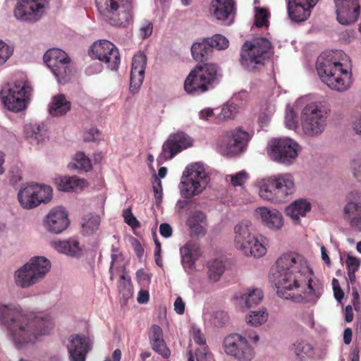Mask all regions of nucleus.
<instances>
[{
  "label": "nucleus",
  "instance_id": "473e14b6",
  "mask_svg": "<svg viewBox=\"0 0 361 361\" xmlns=\"http://www.w3.org/2000/svg\"><path fill=\"white\" fill-rule=\"evenodd\" d=\"M87 186V182L85 179L75 176L61 178L58 184L59 190L65 192L81 190Z\"/></svg>",
  "mask_w": 361,
  "mask_h": 361
},
{
  "label": "nucleus",
  "instance_id": "72a5a7b5",
  "mask_svg": "<svg viewBox=\"0 0 361 361\" xmlns=\"http://www.w3.org/2000/svg\"><path fill=\"white\" fill-rule=\"evenodd\" d=\"M25 133L30 142H36L39 143L46 136L47 130L44 123H33L25 126Z\"/></svg>",
  "mask_w": 361,
  "mask_h": 361
},
{
  "label": "nucleus",
  "instance_id": "aec40b11",
  "mask_svg": "<svg viewBox=\"0 0 361 361\" xmlns=\"http://www.w3.org/2000/svg\"><path fill=\"white\" fill-rule=\"evenodd\" d=\"M346 204L343 208V218L352 227L361 225V192L354 190L346 196Z\"/></svg>",
  "mask_w": 361,
  "mask_h": 361
},
{
  "label": "nucleus",
  "instance_id": "4c0bfd02",
  "mask_svg": "<svg viewBox=\"0 0 361 361\" xmlns=\"http://www.w3.org/2000/svg\"><path fill=\"white\" fill-rule=\"evenodd\" d=\"M345 264L348 269L349 281L352 284H353L356 281L355 273L360 267L361 260L360 258L348 253L345 258Z\"/></svg>",
  "mask_w": 361,
  "mask_h": 361
},
{
  "label": "nucleus",
  "instance_id": "412c9836",
  "mask_svg": "<svg viewBox=\"0 0 361 361\" xmlns=\"http://www.w3.org/2000/svg\"><path fill=\"white\" fill-rule=\"evenodd\" d=\"M70 221L66 209L62 207L51 209L44 219V226L53 233H61L69 226Z\"/></svg>",
  "mask_w": 361,
  "mask_h": 361
},
{
  "label": "nucleus",
  "instance_id": "0e129e2a",
  "mask_svg": "<svg viewBox=\"0 0 361 361\" xmlns=\"http://www.w3.org/2000/svg\"><path fill=\"white\" fill-rule=\"evenodd\" d=\"M195 355L197 361H209L210 358V355L207 352L206 346L202 350H197Z\"/></svg>",
  "mask_w": 361,
  "mask_h": 361
},
{
  "label": "nucleus",
  "instance_id": "c756f323",
  "mask_svg": "<svg viewBox=\"0 0 361 361\" xmlns=\"http://www.w3.org/2000/svg\"><path fill=\"white\" fill-rule=\"evenodd\" d=\"M180 255L183 263L187 264L188 267H192L201 255L199 244L193 241L188 242L180 249Z\"/></svg>",
  "mask_w": 361,
  "mask_h": 361
},
{
  "label": "nucleus",
  "instance_id": "dca6fc26",
  "mask_svg": "<svg viewBox=\"0 0 361 361\" xmlns=\"http://www.w3.org/2000/svg\"><path fill=\"white\" fill-rule=\"evenodd\" d=\"M92 58L105 63L111 70H117L120 63V54L116 47L108 40L95 42L90 49Z\"/></svg>",
  "mask_w": 361,
  "mask_h": 361
},
{
  "label": "nucleus",
  "instance_id": "6e6d98bb",
  "mask_svg": "<svg viewBox=\"0 0 361 361\" xmlns=\"http://www.w3.org/2000/svg\"><path fill=\"white\" fill-rule=\"evenodd\" d=\"M228 322V316L224 311L215 312L213 318V323L216 326L222 327Z\"/></svg>",
  "mask_w": 361,
  "mask_h": 361
},
{
  "label": "nucleus",
  "instance_id": "f257e3e1",
  "mask_svg": "<svg viewBox=\"0 0 361 361\" xmlns=\"http://www.w3.org/2000/svg\"><path fill=\"white\" fill-rule=\"evenodd\" d=\"M313 273L307 262L295 253L282 255L271 269V279L277 288L279 296L300 302L302 298L295 293L299 288L307 286L305 293L307 302L315 304L323 292V284L312 279Z\"/></svg>",
  "mask_w": 361,
  "mask_h": 361
},
{
  "label": "nucleus",
  "instance_id": "bb28decb",
  "mask_svg": "<svg viewBox=\"0 0 361 361\" xmlns=\"http://www.w3.org/2000/svg\"><path fill=\"white\" fill-rule=\"evenodd\" d=\"M234 8L232 0H212L210 5V12L220 20L227 19Z\"/></svg>",
  "mask_w": 361,
  "mask_h": 361
},
{
  "label": "nucleus",
  "instance_id": "37998d69",
  "mask_svg": "<svg viewBox=\"0 0 361 361\" xmlns=\"http://www.w3.org/2000/svg\"><path fill=\"white\" fill-rule=\"evenodd\" d=\"M100 224L99 217L97 215H89L82 223V228L87 234H90L97 230Z\"/></svg>",
  "mask_w": 361,
  "mask_h": 361
},
{
  "label": "nucleus",
  "instance_id": "603ef678",
  "mask_svg": "<svg viewBox=\"0 0 361 361\" xmlns=\"http://www.w3.org/2000/svg\"><path fill=\"white\" fill-rule=\"evenodd\" d=\"M123 216L125 222L133 228L140 227V224L133 216L130 209H124L123 211Z\"/></svg>",
  "mask_w": 361,
  "mask_h": 361
},
{
  "label": "nucleus",
  "instance_id": "5701e85b",
  "mask_svg": "<svg viewBox=\"0 0 361 361\" xmlns=\"http://www.w3.org/2000/svg\"><path fill=\"white\" fill-rule=\"evenodd\" d=\"M91 350V342L85 336H71L68 345V350L71 361H85L88 352Z\"/></svg>",
  "mask_w": 361,
  "mask_h": 361
},
{
  "label": "nucleus",
  "instance_id": "5fc2aeb1",
  "mask_svg": "<svg viewBox=\"0 0 361 361\" xmlns=\"http://www.w3.org/2000/svg\"><path fill=\"white\" fill-rule=\"evenodd\" d=\"M148 336L149 343L156 341L164 338L163 331L159 326L153 324L149 330Z\"/></svg>",
  "mask_w": 361,
  "mask_h": 361
},
{
  "label": "nucleus",
  "instance_id": "de8ad7c7",
  "mask_svg": "<svg viewBox=\"0 0 361 361\" xmlns=\"http://www.w3.org/2000/svg\"><path fill=\"white\" fill-rule=\"evenodd\" d=\"M208 40L212 45V49L216 48L218 50L225 49L228 47V40L221 35H214L212 37H208Z\"/></svg>",
  "mask_w": 361,
  "mask_h": 361
},
{
  "label": "nucleus",
  "instance_id": "20e7f679",
  "mask_svg": "<svg viewBox=\"0 0 361 361\" xmlns=\"http://www.w3.org/2000/svg\"><path fill=\"white\" fill-rule=\"evenodd\" d=\"M221 77L220 68L215 63H205L197 65L187 76L184 82L185 92L197 96L214 88Z\"/></svg>",
  "mask_w": 361,
  "mask_h": 361
},
{
  "label": "nucleus",
  "instance_id": "c03bdc74",
  "mask_svg": "<svg viewBox=\"0 0 361 361\" xmlns=\"http://www.w3.org/2000/svg\"><path fill=\"white\" fill-rule=\"evenodd\" d=\"M152 349L157 353L161 355L164 358H169L171 355V350L167 347L164 338L149 343Z\"/></svg>",
  "mask_w": 361,
  "mask_h": 361
},
{
  "label": "nucleus",
  "instance_id": "49530a36",
  "mask_svg": "<svg viewBox=\"0 0 361 361\" xmlns=\"http://www.w3.org/2000/svg\"><path fill=\"white\" fill-rule=\"evenodd\" d=\"M269 13L264 8H257L255 16V25L257 27H267L269 25Z\"/></svg>",
  "mask_w": 361,
  "mask_h": 361
},
{
  "label": "nucleus",
  "instance_id": "a211bd4d",
  "mask_svg": "<svg viewBox=\"0 0 361 361\" xmlns=\"http://www.w3.org/2000/svg\"><path fill=\"white\" fill-rule=\"evenodd\" d=\"M44 0H17L13 16L21 21L35 22L43 13Z\"/></svg>",
  "mask_w": 361,
  "mask_h": 361
},
{
  "label": "nucleus",
  "instance_id": "a878e982",
  "mask_svg": "<svg viewBox=\"0 0 361 361\" xmlns=\"http://www.w3.org/2000/svg\"><path fill=\"white\" fill-rule=\"evenodd\" d=\"M262 224L270 229L279 230L283 226L282 214L276 209L267 207H259L256 209Z\"/></svg>",
  "mask_w": 361,
  "mask_h": 361
},
{
  "label": "nucleus",
  "instance_id": "ddd939ff",
  "mask_svg": "<svg viewBox=\"0 0 361 361\" xmlns=\"http://www.w3.org/2000/svg\"><path fill=\"white\" fill-rule=\"evenodd\" d=\"M250 138L251 135L242 128L226 131L219 139V151L224 156H238L244 151Z\"/></svg>",
  "mask_w": 361,
  "mask_h": 361
},
{
  "label": "nucleus",
  "instance_id": "a19ab883",
  "mask_svg": "<svg viewBox=\"0 0 361 361\" xmlns=\"http://www.w3.org/2000/svg\"><path fill=\"white\" fill-rule=\"evenodd\" d=\"M268 317V314L265 310L251 311L246 317L247 322L252 326H258L264 324Z\"/></svg>",
  "mask_w": 361,
  "mask_h": 361
},
{
  "label": "nucleus",
  "instance_id": "e2e57ef3",
  "mask_svg": "<svg viewBox=\"0 0 361 361\" xmlns=\"http://www.w3.org/2000/svg\"><path fill=\"white\" fill-rule=\"evenodd\" d=\"M153 191L154 194V197L156 199V204L158 205L161 203L162 200L161 180H159L157 185L153 186Z\"/></svg>",
  "mask_w": 361,
  "mask_h": 361
},
{
  "label": "nucleus",
  "instance_id": "864d4df0",
  "mask_svg": "<svg viewBox=\"0 0 361 361\" xmlns=\"http://www.w3.org/2000/svg\"><path fill=\"white\" fill-rule=\"evenodd\" d=\"M118 291L120 294L123 297V291L126 290L128 291V296H130L132 295L131 293V287H130V279H126V277L124 274H122L120 276V280L118 286Z\"/></svg>",
  "mask_w": 361,
  "mask_h": 361
},
{
  "label": "nucleus",
  "instance_id": "f8f14e48",
  "mask_svg": "<svg viewBox=\"0 0 361 361\" xmlns=\"http://www.w3.org/2000/svg\"><path fill=\"white\" fill-rule=\"evenodd\" d=\"M32 88L26 80H17L8 85L6 90L1 92L4 105L12 111H20L25 109Z\"/></svg>",
  "mask_w": 361,
  "mask_h": 361
},
{
  "label": "nucleus",
  "instance_id": "69168bd1",
  "mask_svg": "<svg viewBox=\"0 0 361 361\" xmlns=\"http://www.w3.org/2000/svg\"><path fill=\"white\" fill-rule=\"evenodd\" d=\"M174 310L178 314H183L185 312V302L180 297H178L174 302Z\"/></svg>",
  "mask_w": 361,
  "mask_h": 361
},
{
  "label": "nucleus",
  "instance_id": "9b49d317",
  "mask_svg": "<svg viewBox=\"0 0 361 361\" xmlns=\"http://www.w3.org/2000/svg\"><path fill=\"white\" fill-rule=\"evenodd\" d=\"M327 111L322 106L312 103L302 109L301 114L302 127L308 136H317L324 130L326 124Z\"/></svg>",
  "mask_w": 361,
  "mask_h": 361
},
{
  "label": "nucleus",
  "instance_id": "680f3d73",
  "mask_svg": "<svg viewBox=\"0 0 361 361\" xmlns=\"http://www.w3.org/2000/svg\"><path fill=\"white\" fill-rule=\"evenodd\" d=\"M192 338L196 344L203 345L204 347L206 344V339L204 334L200 329H194L192 332Z\"/></svg>",
  "mask_w": 361,
  "mask_h": 361
},
{
  "label": "nucleus",
  "instance_id": "393cba45",
  "mask_svg": "<svg viewBox=\"0 0 361 361\" xmlns=\"http://www.w3.org/2000/svg\"><path fill=\"white\" fill-rule=\"evenodd\" d=\"M191 237H203L207 233V217L201 211L192 213L186 221Z\"/></svg>",
  "mask_w": 361,
  "mask_h": 361
},
{
  "label": "nucleus",
  "instance_id": "1a4fd4ad",
  "mask_svg": "<svg viewBox=\"0 0 361 361\" xmlns=\"http://www.w3.org/2000/svg\"><path fill=\"white\" fill-rule=\"evenodd\" d=\"M251 226L250 221H242L235 226V245L246 256L261 257L266 254L267 248L252 234Z\"/></svg>",
  "mask_w": 361,
  "mask_h": 361
},
{
  "label": "nucleus",
  "instance_id": "6ab92c4d",
  "mask_svg": "<svg viewBox=\"0 0 361 361\" xmlns=\"http://www.w3.org/2000/svg\"><path fill=\"white\" fill-rule=\"evenodd\" d=\"M191 138L183 132L170 135L163 144L160 157L164 161L171 159L183 149L192 145Z\"/></svg>",
  "mask_w": 361,
  "mask_h": 361
},
{
  "label": "nucleus",
  "instance_id": "8fccbe9b",
  "mask_svg": "<svg viewBox=\"0 0 361 361\" xmlns=\"http://www.w3.org/2000/svg\"><path fill=\"white\" fill-rule=\"evenodd\" d=\"M238 112L236 105L233 104H227L224 105L221 109L220 116L224 119L233 118Z\"/></svg>",
  "mask_w": 361,
  "mask_h": 361
},
{
  "label": "nucleus",
  "instance_id": "cd10ccee",
  "mask_svg": "<svg viewBox=\"0 0 361 361\" xmlns=\"http://www.w3.org/2000/svg\"><path fill=\"white\" fill-rule=\"evenodd\" d=\"M213 49L207 38L200 42H194L191 47V54L196 61H207L212 55Z\"/></svg>",
  "mask_w": 361,
  "mask_h": 361
},
{
  "label": "nucleus",
  "instance_id": "0eeeda50",
  "mask_svg": "<svg viewBox=\"0 0 361 361\" xmlns=\"http://www.w3.org/2000/svg\"><path fill=\"white\" fill-rule=\"evenodd\" d=\"M98 11L112 26L126 27L132 20V6L129 0H95Z\"/></svg>",
  "mask_w": 361,
  "mask_h": 361
},
{
  "label": "nucleus",
  "instance_id": "6e6552de",
  "mask_svg": "<svg viewBox=\"0 0 361 361\" xmlns=\"http://www.w3.org/2000/svg\"><path fill=\"white\" fill-rule=\"evenodd\" d=\"M209 178L203 166L195 164L183 171L180 183V195L188 199L200 194L207 186Z\"/></svg>",
  "mask_w": 361,
  "mask_h": 361
},
{
  "label": "nucleus",
  "instance_id": "f704fd0d",
  "mask_svg": "<svg viewBox=\"0 0 361 361\" xmlns=\"http://www.w3.org/2000/svg\"><path fill=\"white\" fill-rule=\"evenodd\" d=\"M69 58L67 54L60 49L56 48H53L47 50L44 55V61L46 65L49 68H54L55 70L56 68V64H58L61 61H64Z\"/></svg>",
  "mask_w": 361,
  "mask_h": 361
},
{
  "label": "nucleus",
  "instance_id": "774afa93",
  "mask_svg": "<svg viewBox=\"0 0 361 361\" xmlns=\"http://www.w3.org/2000/svg\"><path fill=\"white\" fill-rule=\"evenodd\" d=\"M159 232L162 236L169 238L172 235L171 226L166 223L161 224L159 226Z\"/></svg>",
  "mask_w": 361,
  "mask_h": 361
},
{
  "label": "nucleus",
  "instance_id": "2eb2a0df",
  "mask_svg": "<svg viewBox=\"0 0 361 361\" xmlns=\"http://www.w3.org/2000/svg\"><path fill=\"white\" fill-rule=\"evenodd\" d=\"M225 353L238 361H251L255 356L253 347L239 334L226 336L223 342Z\"/></svg>",
  "mask_w": 361,
  "mask_h": 361
},
{
  "label": "nucleus",
  "instance_id": "ea45409f",
  "mask_svg": "<svg viewBox=\"0 0 361 361\" xmlns=\"http://www.w3.org/2000/svg\"><path fill=\"white\" fill-rule=\"evenodd\" d=\"M208 276L210 280L217 281L225 271L222 261L214 259L209 263Z\"/></svg>",
  "mask_w": 361,
  "mask_h": 361
},
{
  "label": "nucleus",
  "instance_id": "39448f33",
  "mask_svg": "<svg viewBox=\"0 0 361 361\" xmlns=\"http://www.w3.org/2000/svg\"><path fill=\"white\" fill-rule=\"evenodd\" d=\"M271 42L264 37L246 41L240 51V63L247 71L255 72L265 64L271 56Z\"/></svg>",
  "mask_w": 361,
  "mask_h": 361
},
{
  "label": "nucleus",
  "instance_id": "4468645a",
  "mask_svg": "<svg viewBox=\"0 0 361 361\" xmlns=\"http://www.w3.org/2000/svg\"><path fill=\"white\" fill-rule=\"evenodd\" d=\"M52 198V188L49 185L30 184L22 188L18 193L20 205L27 209L35 208Z\"/></svg>",
  "mask_w": 361,
  "mask_h": 361
},
{
  "label": "nucleus",
  "instance_id": "7ed1b4c3",
  "mask_svg": "<svg viewBox=\"0 0 361 361\" xmlns=\"http://www.w3.org/2000/svg\"><path fill=\"white\" fill-rule=\"evenodd\" d=\"M346 55L340 50L322 54L317 59L316 68L323 82L332 90L343 92L351 84L350 73L344 68L342 61Z\"/></svg>",
  "mask_w": 361,
  "mask_h": 361
},
{
  "label": "nucleus",
  "instance_id": "bf43d9fd",
  "mask_svg": "<svg viewBox=\"0 0 361 361\" xmlns=\"http://www.w3.org/2000/svg\"><path fill=\"white\" fill-rule=\"evenodd\" d=\"M332 287H333L334 298H336V300L337 301L341 302L344 297V293L340 286L339 281L338 279H336L335 278L333 279Z\"/></svg>",
  "mask_w": 361,
  "mask_h": 361
},
{
  "label": "nucleus",
  "instance_id": "3c124183",
  "mask_svg": "<svg viewBox=\"0 0 361 361\" xmlns=\"http://www.w3.org/2000/svg\"><path fill=\"white\" fill-rule=\"evenodd\" d=\"M13 49L2 40H0V66L3 65L12 55Z\"/></svg>",
  "mask_w": 361,
  "mask_h": 361
},
{
  "label": "nucleus",
  "instance_id": "13d9d810",
  "mask_svg": "<svg viewBox=\"0 0 361 361\" xmlns=\"http://www.w3.org/2000/svg\"><path fill=\"white\" fill-rule=\"evenodd\" d=\"M230 177L231 183L234 187L242 186L247 179V174L245 171H240Z\"/></svg>",
  "mask_w": 361,
  "mask_h": 361
},
{
  "label": "nucleus",
  "instance_id": "423d86ee",
  "mask_svg": "<svg viewBox=\"0 0 361 361\" xmlns=\"http://www.w3.org/2000/svg\"><path fill=\"white\" fill-rule=\"evenodd\" d=\"M295 190L293 176L290 173L271 176L262 182L259 195L272 202H286Z\"/></svg>",
  "mask_w": 361,
  "mask_h": 361
},
{
  "label": "nucleus",
  "instance_id": "79ce46f5",
  "mask_svg": "<svg viewBox=\"0 0 361 361\" xmlns=\"http://www.w3.org/2000/svg\"><path fill=\"white\" fill-rule=\"evenodd\" d=\"M295 353L300 361H302L305 356L310 357L312 355L313 348L307 343L304 341L297 342L294 344Z\"/></svg>",
  "mask_w": 361,
  "mask_h": 361
},
{
  "label": "nucleus",
  "instance_id": "2f4dec72",
  "mask_svg": "<svg viewBox=\"0 0 361 361\" xmlns=\"http://www.w3.org/2000/svg\"><path fill=\"white\" fill-rule=\"evenodd\" d=\"M51 244L58 252L71 257H78L82 252L79 243L74 239L54 241Z\"/></svg>",
  "mask_w": 361,
  "mask_h": 361
},
{
  "label": "nucleus",
  "instance_id": "f3484780",
  "mask_svg": "<svg viewBox=\"0 0 361 361\" xmlns=\"http://www.w3.org/2000/svg\"><path fill=\"white\" fill-rule=\"evenodd\" d=\"M298 145L292 139H276L271 145L270 156L277 162L290 164L298 157Z\"/></svg>",
  "mask_w": 361,
  "mask_h": 361
},
{
  "label": "nucleus",
  "instance_id": "9d476101",
  "mask_svg": "<svg viewBox=\"0 0 361 361\" xmlns=\"http://www.w3.org/2000/svg\"><path fill=\"white\" fill-rule=\"evenodd\" d=\"M50 262L43 257H35L15 273V281L21 288L36 283L49 271Z\"/></svg>",
  "mask_w": 361,
  "mask_h": 361
},
{
  "label": "nucleus",
  "instance_id": "c85d7f7f",
  "mask_svg": "<svg viewBox=\"0 0 361 361\" xmlns=\"http://www.w3.org/2000/svg\"><path fill=\"white\" fill-rule=\"evenodd\" d=\"M71 108V103L67 100L64 94H59L53 97L49 104V111L52 116L66 115Z\"/></svg>",
  "mask_w": 361,
  "mask_h": 361
},
{
  "label": "nucleus",
  "instance_id": "58836bf2",
  "mask_svg": "<svg viewBox=\"0 0 361 361\" xmlns=\"http://www.w3.org/2000/svg\"><path fill=\"white\" fill-rule=\"evenodd\" d=\"M263 298V293L262 290L255 288L248 290L247 292L242 297L245 302V305L247 308L253 307L257 305Z\"/></svg>",
  "mask_w": 361,
  "mask_h": 361
},
{
  "label": "nucleus",
  "instance_id": "338daca9",
  "mask_svg": "<svg viewBox=\"0 0 361 361\" xmlns=\"http://www.w3.org/2000/svg\"><path fill=\"white\" fill-rule=\"evenodd\" d=\"M192 202L188 200H178L176 204V209L178 213H182L184 210L190 209Z\"/></svg>",
  "mask_w": 361,
  "mask_h": 361
},
{
  "label": "nucleus",
  "instance_id": "4be33fe9",
  "mask_svg": "<svg viewBox=\"0 0 361 361\" xmlns=\"http://www.w3.org/2000/svg\"><path fill=\"white\" fill-rule=\"evenodd\" d=\"M336 6L337 20L341 25H350L357 21L360 16L357 0L334 1Z\"/></svg>",
  "mask_w": 361,
  "mask_h": 361
},
{
  "label": "nucleus",
  "instance_id": "e433bc0d",
  "mask_svg": "<svg viewBox=\"0 0 361 361\" xmlns=\"http://www.w3.org/2000/svg\"><path fill=\"white\" fill-rule=\"evenodd\" d=\"M145 70L140 67L131 68L130 90L133 93H136L140 90L144 80Z\"/></svg>",
  "mask_w": 361,
  "mask_h": 361
},
{
  "label": "nucleus",
  "instance_id": "f03ea898",
  "mask_svg": "<svg viewBox=\"0 0 361 361\" xmlns=\"http://www.w3.org/2000/svg\"><path fill=\"white\" fill-rule=\"evenodd\" d=\"M0 322L11 333L18 348L35 343L39 336L48 334L53 328L49 317H30L4 305H0Z\"/></svg>",
  "mask_w": 361,
  "mask_h": 361
},
{
  "label": "nucleus",
  "instance_id": "09e8293b",
  "mask_svg": "<svg viewBox=\"0 0 361 361\" xmlns=\"http://www.w3.org/2000/svg\"><path fill=\"white\" fill-rule=\"evenodd\" d=\"M153 23L149 20H144L139 29V35L141 39H145L150 37L153 31Z\"/></svg>",
  "mask_w": 361,
  "mask_h": 361
},
{
  "label": "nucleus",
  "instance_id": "7c9ffc66",
  "mask_svg": "<svg viewBox=\"0 0 361 361\" xmlns=\"http://www.w3.org/2000/svg\"><path fill=\"white\" fill-rule=\"evenodd\" d=\"M311 209V204L305 200H298L286 207V214L295 222L300 221V216H305Z\"/></svg>",
  "mask_w": 361,
  "mask_h": 361
},
{
  "label": "nucleus",
  "instance_id": "052dcab7",
  "mask_svg": "<svg viewBox=\"0 0 361 361\" xmlns=\"http://www.w3.org/2000/svg\"><path fill=\"white\" fill-rule=\"evenodd\" d=\"M99 131L97 128H92L84 134V140L85 142H94L99 139Z\"/></svg>",
  "mask_w": 361,
  "mask_h": 361
},
{
  "label": "nucleus",
  "instance_id": "b1692460",
  "mask_svg": "<svg viewBox=\"0 0 361 361\" xmlns=\"http://www.w3.org/2000/svg\"><path fill=\"white\" fill-rule=\"evenodd\" d=\"M314 4L305 0H288V14L291 21L301 23L305 21L311 14Z\"/></svg>",
  "mask_w": 361,
  "mask_h": 361
},
{
  "label": "nucleus",
  "instance_id": "c9c22d12",
  "mask_svg": "<svg viewBox=\"0 0 361 361\" xmlns=\"http://www.w3.org/2000/svg\"><path fill=\"white\" fill-rule=\"evenodd\" d=\"M70 61V58H68L67 60L59 62L55 67L56 70L54 68H49L59 83L64 84L69 80L71 72Z\"/></svg>",
  "mask_w": 361,
  "mask_h": 361
},
{
  "label": "nucleus",
  "instance_id": "4d7b16f0",
  "mask_svg": "<svg viewBox=\"0 0 361 361\" xmlns=\"http://www.w3.org/2000/svg\"><path fill=\"white\" fill-rule=\"evenodd\" d=\"M147 57L144 53L139 52L134 55L132 61V68H141L145 69Z\"/></svg>",
  "mask_w": 361,
  "mask_h": 361
},
{
  "label": "nucleus",
  "instance_id": "a18cd8bd",
  "mask_svg": "<svg viewBox=\"0 0 361 361\" xmlns=\"http://www.w3.org/2000/svg\"><path fill=\"white\" fill-rule=\"evenodd\" d=\"M74 165L76 169L85 171H88L92 169L90 159L83 152H78L75 154Z\"/></svg>",
  "mask_w": 361,
  "mask_h": 361
}]
</instances>
